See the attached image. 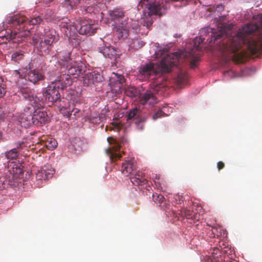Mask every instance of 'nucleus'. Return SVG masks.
<instances>
[{
    "mask_svg": "<svg viewBox=\"0 0 262 262\" xmlns=\"http://www.w3.org/2000/svg\"><path fill=\"white\" fill-rule=\"evenodd\" d=\"M262 49V29L248 24L236 35L224 38L219 45L223 55L237 63L243 62L248 53L254 55Z\"/></svg>",
    "mask_w": 262,
    "mask_h": 262,
    "instance_id": "1",
    "label": "nucleus"
},
{
    "mask_svg": "<svg viewBox=\"0 0 262 262\" xmlns=\"http://www.w3.org/2000/svg\"><path fill=\"white\" fill-rule=\"evenodd\" d=\"M167 50L166 49H160L155 52V57L156 58L162 57L161 61L159 63L149 62L141 65L138 68L139 73L148 78L152 74L167 73L171 71L172 67L177 65V62H180L181 58H187L192 56V53H186L182 52L180 53L178 52L171 54H167Z\"/></svg>",
    "mask_w": 262,
    "mask_h": 262,
    "instance_id": "2",
    "label": "nucleus"
},
{
    "mask_svg": "<svg viewBox=\"0 0 262 262\" xmlns=\"http://www.w3.org/2000/svg\"><path fill=\"white\" fill-rule=\"evenodd\" d=\"M59 27L73 47H76L79 43L76 31H78L79 33L82 35H92L96 33L97 30L96 25L88 24L86 21H82L79 25H76V26H75L68 18H63L61 19Z\"/></svg>",
    "mask_w": 262,
    "mask_h": 262,
    "instance_id": "3",
    "label": "nucleus"
},
{
    "mask_svg": "<svg viewBox=\"0 0 262 262\" xmlns=\"http://www.w3.org/2000/svg\"><path fill=\"white\" fill-rule=\"evenodd\" d=\"M41 107L26 106L20 116V122L22 126L28 127L31 125L41 126L50 121V117Z\"/></svg>",
    "mask_w": 262,
    "mask_h": 262,
    "instance_id": "4",
    "label": "nucleus"
},
{
    "mask_svg": "<svg viewBox=\"0 0 262 262\" xmlns=\"http://www.w3.org/2000/svg\"><path fill=\"white\" fill-rule=\"evenodd\" d=\"M72 84V80L68 75H58L54 80L51 81V84L43 91V96L46 101L55 102L60 98L59 90H63Z\"/></svg>",
    "mask_w": 262,
    "mask_h": 262,
    "instance_id": "5",
    "label": "nucleus"
},
{
    "mask_svg": "<svg viewBox=\"0 0 262 262\" xmlns=\"http://www.w3.org/2000/svg\"><path fill=\"white\" fill-rule=\"evenodd\" d=\"M42 36V34L38 32L34 34L31 33L29 35L32 40L31 43L40 53L42 54H49L53 44L58 40L59 36L54 30L46 31L43 36V40Z\"/></svg>",
    "mask_w": 262,
    "mask_h": 262,
    "instance_id": "6",
    "label": "nucleus"
},
{
    "mask_svg": "<svg viewBox=\"0 0 262 262\" xmlns=\"http://www.w3.org/2000/svg\"><path fill=\"white\" fill-rule=\"evenodd\" d=\"M9 19L10 17L7 19L6 28L0 31V37H5L9 41L11 40L13 43H19L27 38L31 34V32L28 30V28L26 30H19V32L13 30L12 28L13 27H15L18 30L20 28H17V26H19L18 25H10L9 23Z\"/></svg>",
    "mask_w": 262,
    "mask_h": 262,
    "instance_id": "7",
    "label": "nucleus"
},
{
    "mask_svg": "<svg viewBox=\"0 0 262 262\" xmlns=\"http://www.w3.org/2000/svg\"><path fill=\"white\" fill-rule=\"evenodd\" d=\"M63 64V67H61L60 71L58 72L59 75L66 74L69 76L72 75L76 78L85 72L86 67L81 62L73 61L72 60L68 63L64 62Z\"/></svg>",
    "mask_w": 262,
    "mask_h": 262,
    "instance_id": "8",
    "label": "nucleus"
},
{
    "mask_svg": "<svg viewBox=\"0 0 262 262\" xmlns=\"http://www.w3.org/2000/svg\"><path fill=\"white\" fill-rule=\"evenodd\" d=\"M43 19L39 16L30 17L28 18L24 15L18 14L10 17L9 23L13 25H18L19 28L21 26L25 27L26 25H37L40 24Z\"/></svg>",
    "mask_w": 262,
    "mask_h": 262,
    "instance_id": "9",
    "label": "nucleus"
},
{
    "mask_svg": "<svg viewBox=\"0 0 262 262\" xmlns=\"http://www.w3.org/2000/svg\"><path fill=\"white\" fill-rule=\"evenodd\" d=\"M138 7L147 9L150 15L156 14L159 16L163 15L167 10L166 7L161 6L154 0H140Z\"/></svg>",
    "mask_w": 262,
    "mask_h": 262,
    "instance_id": "10",
    "label": "nucleus"
},
{
    "mask_svg": "<svg viewBox=\"0 0 262 262\" xmlns=\"http://www.w3.org/2000/svg\"><path fill=\"white\" fill-rule=\"evenodd\" d=\"M5 172V180L3 182L8 183L10 185H15V183L17 182L19 176L23 174V170L18 167L16 164L11 163L8 165L7 169Z\"/></svg>",
    "mask_w": 262,
    "mask_h": 262,
    "instance_id": "11",
    "label": "nucleus"
},
{
    "mask_svg": "<svg viewBox=\"0 0 262 262\" xmlns=\"http://www.w3.org/2000/svg\"><path fill=\"white\" fill-rule=\"evenodd\" d=\"M26 86H20V93L24 99L29 102L30 107L34 106L35 108L43 107V100L37 95H33L31 91L25 88Z\"/></svg>",
    "mask_w": 262,
    "mask_h": 262,
    "instance_id": "12",
    "label": "nucleus"
},
{
    "mask_svg": "<svg viewBox=\"0 0 262 262\" xmlns=\"http://www.w3.org/2000/svg\"><path fill=\"white\" fill-rule=\"evenodd\" d=\"M70 48L64 42H60L57 49V57L58 59L62 60L63 63L72 60L70 57Z\"/></svg>",
    "mask_w": 262,
    "mask_h": 262,
    "instance_id": "13",
    "label": "nucleus"
},
{
    "mask_svg": "<svg viewBox=\"0 0 262 262\" xmlns=\"http://www.w3.org/2000/svg\"><path fill=\"white\" fill-rule=\"evenodd\" d=\"M34 62L35 60L29 64V72L27 73V77L28 81L33 84H36L38 81L43 79L45 76L38 71L34 69L33 63Z\"/></svg>",
    "mask_w": 262,
    "mask_h": 262,
    "instance_id": "14",
    "label": "nucleus"
},
{
    "mask_svg": "<svg viewBox=\"0 0 262 262\" xmlns=\"http://www.w3.org/2000/svg\"><path fill=\"white\" fill-rule=\"evenodd\" d=\"M54 169L50 165H45L38 170L36 174L37 180H46L51 178L54 173Z\"/></svg>",
    "mask_w": 262,
    "mask_h": 262,
    "instance_id": "15",
    "label": "nucleus"
},
{
    "mask_svg": "<svg viewBox=\"0 0 262 262\" xmlns=\"http://www.w3.org/2000/svg\"><path fill=\"white\" fill-rule=\"evenodd\" d=\"M139 101L140 103L142 105L146 104L153 105L157 102V99L156 96L150 91L147 90L140 93L139 95Z\"/></svg>",
    "mask_w": 262,
    "mask_h": 262,
    "instance_id": "16",
    "label": "nucleus"
},
{
    "mask_svg": "<svg viewBox=\"0 0 262 262\" xmlns=\"http://www.w3.org/2000/svg\"><path fill=\"white\" fill-rule=\"evenodd\" d=\"M136 169V164L134 159L126 160L122 164L121 172L125 176L133 173Z\"/></svg>",
    "mask_w": 262,
    "mask_h": 262,
    "instance_id": "17",
    "label": "nucleus"
},
{
    "mask_svg": "<svg viewBox=\"0 0 262 262\" xmlns=\"http://www.w3.org/2000/svg\"><path fill=\"white\" fill-rule=\"evenodd\" d=\"M12 75L15 78V82L18 86H26L27 79L26 77L27 75L21 69L14 70Z\"/></svg>",
    "mask_w": 262,
    "mask_h": 262,
    "instance_id": "18",
    "label": "nucleus"
},
{
    "mask_svg": "<svg viewBox=\"0 0 262 262\" xmlns=\"http://www.w3.org/2000/svg\"><path fill=\"white\" fill-rule=\"evenodd\" d=\"M99 51L105 57L112 58L117 55V51L108 43L99 47Z\"/></svg>",
    "mask_w": 262,
    "mask_h": 262,
    "instance_id": "19",
    "label": "nucleus"
},
{
    "mask_svg": "<svg viewBox=\"0 0 262 262\" xmlns=\"http://www.w3.org/2000/svg\"><path fill=\"white\" fill-rule=\"evenodd\" d=\"M130 179L133 184L136 186H144L147 183L145 176L139 171L136 172L134 176L131 177Z\"/></svg>",
    "mask_w": 262,
    "mask_h": 262,
    "instance_id": "20",
    "label": "nucleus"
},
{
    "mask_svg": "<svg viewBox=\"0 0 262 262\" xmlns=\"http://www.w3.org/2000/svg\"><path fill=\"white\" fill-rule=\"evenodd\" d=\"M121 146V145L117 143L116 141H115V145L112 147V148H113V150L111 148H108L106 150V152L110 155V157L112 161H116L121 157V154L118 151Z\"/></svg>",
    "mask_w": 262,
    "mask_h": 262,
    "instance_id": "21",
    "label": "nucleus"
},
{
    "mask_svg": "<svg viewBox=\"0 0 262 262\" xmlns=\"http://www.w3.org/2000/svg\"><path fill=\"white\" fill-rule=\"evenodd\" d=\"M114 77L110 79L111 84L114 89L117 88L119 91L122 88V84L124 82L125 79L123 76L114 73Z\"/></svg>",
    "mask_w": 262,
    "mask_h": 262,
    "instance_id": "22",
    "label": "nucleus"
},
{
    "mask_svg": "<svg viewBox=\"0 0 262 262\" xmlns=\"http://www.w3.org/2000/svg\"><path fill=\"white\" fill-rule=\"evenodd\" d=\"M110 19L112 20H118L124 16V12L121 8H115L108 11Z\"/></svg>",
    "mask_w": 262,
    "mask_h": 262,
    "instance_id": "23",
    "label": "nucleus"
},
{
    "mask_svg": "<svg viewBox=\"0 0 262 262\" xmlns=\"http://www.w3.org/2000/svg\"><path fill=\"white\" fill-rule=\"evenodd\" d=\"M142 117L141 111L139 108L135 107L129 110L127 115V120L128 121H133L135 122Z\"/></svg>",
    "mask_w": 262,
    "mask_h": 262,
    "instance_id": "24",
    "label": "nucleus"
},
{
    "mask_svg": "<svg viewBox=\"0 0 262 262\" xmlns=\"http://www.w3.org/2000/svg\"><path fill=\"white\" fill-rule=\"evenodd\" d=\"M211 231L214 235V237L216 236L217 238L225 237L227 235L226 230L220 226L212 227Z\"/></svg>",
    "mask_w": 262,
    "mask_h": 262,
    "instance_id": "25",
    "label": "nucleus"
},
{
    "mask_svg": "<svg viewBox=\"0 0 262 262\" xmlns=\"http://www.w3.org/2000/svg\"><path fill=\"white\" fill-rule=\"evenodd\" d=\"M152 198L154 202L162 208L166 207V201L163 195L161 194H153Z\"/></svg>",
    "mask_w": 262,
    "mask_h": 262,
    "instance_id": "26",
    "label": "nucleus"
},
{
    "mask_svg": "<svg viewBox=\"0 0 262 262\" xmlns=\"http://www.w3.org/2000/svg\"><path fill=\"white\" fill-rule=\"evenodd\" d=\"M117 32L118 34L119 37L122 38H126L129 34V31L127 28L124 26V23H121L117 28Z\"/></svg>",
    "mask_w": 262,
    "mask_h": 262,
    "instance_id": "27",
    "label": "nucleus"
},
{
    "mask_svg": "<svg viewBox=\"0 0 262 262\" xmlns=\"http://www.w3.org/2000/svg\"><path fill=\"white\" fill-rule=\"evenodd\" d=\"M209 30L211 32V35L212 38H213L214 42H215L217 39L221 38L225 35V30L224 29L220 30L217 32H213V29L212 28H208L207 29V31L209 32Z\"/></svg>",
    "mask_w": 262,
    "mask_h": 262,
    "instance_id": "28",
    "label": "nucleus"
},
{
    "mask_svg": "<svg viewBox=\"0 0 262 262\" xmlns=\"http://www.w3.org/2000/svg\"><path fill=\"white\" fill-rule=\"evenodd\" d=\"M24 58V52L22 51H18L12 54L11 60L14 62L19 63L20 61Z\"/></svg>",
    "mask_w": 262,
    "mask_h": 262,
    "instance_id": "29",
    "label": "nucleus"
},
{
    "mask_svg": "<svg viewBox=\"0 0 262 262\" xmlns=\"http://www.w3.org/2000/svg\"><path fill=\"white\" fill-rule=\"evenodd\" d=\"M17 148H13L5 152V156L8 160H15L19 155Z\"/></svg>",
    "mask_w": 262,
    "mask_h": 262,
    "instance_id": "30",
    "label": "nucleus"
},
{
    "mask_svg": "<svg viewBox=\"0 0 262 262\" xmlns=\"http://www.w3.org/2000/svg\"><path fill=\"white\" fill-rule=\"evenodd\" d=\"M91 78L94 84L96 85L97 83L102 81L103 77L99 72L97 71H93L90 73Z\"/></svg>",
    "mask_w": 262,
    "mask_h": 262,
    "instance_id": "31",
    "label": "nucleus"
},
{
    "mask_svg": "<svg viewBox=\"0 0 262 262\" xmlns=\"http://www.w3.org/2000/svg\"><path fill=\"white\" fill-rule=\"evenodd\" d=\"M45 146L49 150H53L57 147V142L55 139L49 138L45 141Z\"/></svg>",
    "mask_w": 262,
    "mask_h": 262,
    "instance_id": "32",
    "label": "nucleus"
},
{
    "mask_svg": "<svg viewBox=\"0 0 262 262\" xmlns=\"http://www.w3.org/2000/svg\"><path fill=\"white\" fill-rule=\"evenodd\" d=\"M125 94L129 97H135L139 95L138 90L135 87H129L125 91Z\"/></svg>",
    "mask_w": 262,
    "mask_h": 262,
    "instance_id": "33",
    "label": "nucleus"
},
{
    "mask_svg": "<svg viewBox=\"0 0 262 262\" xmlns=\"http://www.w3.org/2000/svg\"><path fill=\"white\" fill-rule=\"evenodd\" d=\"M145 44V42L142 41L140 39L136 38L132 40V42L130 45V48L134 50H138Z\"/></svg>",
    "mask_w": 262,
    "mask_h": 262,
    "instance_id": "34",
    "label": "nucleus"
},
{
    "mask_svg": "<svg viewBox=\"0 0 262 262\" xmlns=\"http://www.w3.org/2000/svg\"><path fill=\"white\" fill-rule=\"evenodd\" d=\"M79 109L77 108H74L72 111L69 109V110H67L66 112L64 113V116L69 119L72 118V116H74L75 118L79 116Z\"/></svg>",
    "mask_w": 262,
    "mask_h": 262,
    "instance_id": "35",
    "label": "nucleus"
},
{
    "mask_svg": "<svg viewBox=\"0 0 262 262\" xmlns=\"http://www.w3.org/2000/svg\"><path fill=\"white\" fill-rule=\"evenodd\" d=\"M146 120V117L143 116L139 119L137 120L135 122V124L136 125V127L139 130H142L144 128V122Z\"/></svg>",
    "mask_w": 262,
    "mask_h": 262,
    "instance_id": "36",
    "label": "nucleus"
},
{
    "mask_svg": "<svg viewBox=\"0 0 262 262\" xmlns=\"http://www.w3.org/2000/svg\"><path fill=\"white\" fill-rule=\"evenodd\" d=\"M90 77L91 75L90 74V73L86 74L83 77V84L84 86H89L93 85H94L92 78H91Z\"/></svg>",
    "mask_w": 262,
    "mask_h": 262,
    "instance_id": "37",
    "label": "nucleus"
},
{
    "mask_svg": "<svg viewBox=\"0 0 262 262\" xmlns=\"http://www.w3.org/2000/svg\"><path fill=\"white\" fill-rule=\"evenodd\" d=\"M178 81L180 84H184L186 83L187 80L188 76L186 73L181 72L178 74Z\"/></svg>",
    "mask_w": 262,
    "mask_h": 262,
    "instance_id": "38",
    "label": "nucleus"
},
{
    "mask_svg": "<svg viewBox=\"0 0 262 262\" xmlns=\"http://www.w3.org/2000/svg\"><path fill=\"white\" fill-rule=\"evenodd\" d=\"M184 214L187 219H195L194 213H193V211L190 209H186L184 210Z\"/></svg>",
    "mask_w": 262,
    "mask_h": 262,
    "instance_id": "39",
    "label": "nucleus"
},
{
    "mask_svg": "<svg viewBox=\"0 0 262 262\" xmlns=\"http://www.w3.org/2000/svg\"><path fill=\"white\" fill-rule=\"evenodd\" d=\"M7 91V85L5 82L0 84V98H3Z\"/></svg>",
    "mask_w": 262,
    "mask_h": 262,
    "instance_id": "40",
    "label": "nucleus"
},
{
    "mask_svg": "<svg viewBox=\"0 0 262 262\" xmlns=\"http://www.w3.org/2000/svg\"><path fill=\"white\" fill-rule=\"evenodd\" d=\"M174 199L177 204H181L184 201L183 196L179 193L176 194L174 195Z\"/></svg>",
    "mask_w": 262,
    "mask_h": 262,
    "instance_id": "41",
    "label": "nucleus"
},
{
    "mask_svg": "<svg viewBox=\"0 0 262 262\" xmlns=\"http://www.w3.org/2000/svg\"><path fill=\"white\" fill-rule=\"evenodd\" d=\"M130 24L132 26V29L135 30L136 32H137L138 27H139V24L138 22L136 20H133L130 19Z\"/></svg>",
    "mask_w": 262,
    "mask_h": 262,
    "instance_id": "42",
    "label": "nucleus"
},
{
    "mask_svg": "<svg viewBox=\"0 0 262 262\" xmlns=\"http://www.w3.org/2000/svg\"><path fill=\"white\" fill-rule=\"evenodd\" d=\"M91 122L95 124L99 123L100 122V118L98 116H91L90 118Z\"/></svg>",
    "mask_w": 262,
    "mask_h": 262,
    "instance_id": "43",
    "label": "nucleus"
},
{
    "mask_svg": "<svg viewBox=\"0 0 262 262\" xmlns=\"http://www.w3.org/2000/svg\"><path fill=\"white\" fill-rule=\"evenodd\" d=\"M25 147H26V145L25 142H19L16 143V147H15L14 148H17V151L19 153L20 150Z\"/></svg>",
    "mask_w": 262,
    "mask_h": 262,
    "instance_id": "44",
    "label": "nucleus"
},
{
    "mask_svg": "<svg viewBox=\"0 0 262 262\" xmlns=\"http://www.w3.org/2000/svg\"><path fill=\"white\" fill-rule=\"evenodd\" d=\"M5 116V108L2 105H0V121L1 120H4Z\"/></svg>",
    "mask_w": 262,
    "mask_h": 262,
    "instance_id": "45",
    "label": "nucleus"
},
{
    "mask_svg": "<svg viewBox=\"0 0 262 262\" xmlns=\"http://www.w3.org/2000/svg\"><path fill=\"white\" fill-rule=\"evenodd\" d=\"M199 61V59L197 57H194L190 62V67L191 69H194L197 67V63Z\"/></svg>",
    "mask_w": 262,
    "mask_h": 262,
    "instance_id": "46",
    "label": "nucleus"
},
{
    "mask_svg": "<svg viewBox=\"0 0 262 262\" xmlns=\"http://www.w3.org/2000/svg\"><path fill=\"white\" fill-rule=\"evenodd\" d=\"M123 23H124V27L127 28V30H128L129 32L130 31L132 30V26L130 24V19H127L126 23H125V21H124Z\"/></svg>",
    "mask_w": 262,
    "mask_h": 262,
    "instance_id": "47",
    "label": "nucleus"
},
{
    "mask_svg": "<svg viewBox=\"0 0 262 262\" xmlns=\"http://www.w3.org/2000/svg\"><path fill=\"white\" fill-rule=\"evenodd\" d=\"M163 113L162 111H161V110L158 111L156 113L154 114V115L152 116L153 119L156 120V119L160 118V117L163 116Z\"/></svg>",
    "mask_w": 262,
    "mask_h": 262,
    "instance_id": "48",
    "label": "nucleus"
},
{
    "mask_svg": "<svg viewBox=\"0 0 262 262\" xmlns=\"http://www.w3.org/2000/svg\"><path fill=\"white\" fill-rule=\"evenodd\" d=\"M113 129L115 131L119 132L121 128L120 125L118 123H113Z\"/></svg>",
    "mask_w": 262,
    "mask_h": 262,
    "instance_id": "49",
    "label": "nucleus"
},
{
    "mask_svg": "<svg viewBox=\"0 0 262 262\" xmlns=\"http://www.w3.org/2000/svg\"><path fill=\"white\" fill-rule=\"evenodd\" d=\"M224 262H238L236 260L233 259L232 258H230L228 256L225 257Z\"/></svg>",
    "mask_w": 262,
    "mask_h": 262,
    "instance_id": "50",
    "label": "nucleus"
},
{
    "mask_svg": "<svg viewBox=\"0 0 262 262\" xmlns=\"http://www.w3.org/2000/svg\"><path fill=\"white\" fill-rule=\"evenodd\" d=\"M217 166L218 169L219 170H220L221 169H223L225 167V164L223 162L220 161L217 163Z\"/></svg>",
    "mask_w": 262,
    "mask_h": 262,
    "instance_id": "51",
    "label": "nucleus"
},
{
    "mask_svg": "<svg viewBox=\"0 0 262 262\" xmlns=\"http://www.w3.org/2000/svg\"><path fill=\"white\" fill-rule=\"evenodd\" d=\"M220 253V249L218 248L214 247L213 249L212 254L217 255Z\"/></svg>",
    "mask_w": 262,
    "mask_h": 262,
    "instance_id": "52",
    "label": "nucleus"
},
{
    "mask_svg": "<svg viewBox=\"0 0 262 262\" xmlns=\"http://www.w3.org/2000/svg\"><path fill=\"white\" fill-rule=\"evenodd\" d=\"M204 40V38H203V39H202V38L200 37L199 39V41H199V43L200 44L201 43H202L203 42Z\"/></svg>",
    "mask_w": 262,
    "mask_h": 262,
    "instance_id": "53",
    "label": "nucleus"
},
{
    "mask_svg": "<svg viewBox=\"0 0 262 262\" xmlns=\"http://www.w3.org/2000/svg\"><path fill=\"white\" fill-rule=\"evenodd\" d=\"M4 82V79H3V78L1 76H0V84H2Z\"/></svg>",
    "mask_w": 262,
    "mask_h": 262,
    "instance_id": "54",
    "label": "nucleus"
},
{
    "mask_svg": "<svg viewBox=\"0 0 262 262\" xmlns=\"http://www.w3.org/2000/svg\"><path fill=\"white\" fill-rule=\"evenodd\" d=\"M91 9V8H90V7H88L87 9H86V11L88 12H90V10Z\"/></svg>",
    "mask_w": 262,
    "mask_h": 262,
    "instance_id": "55",
    "label": "nucleus"
},
{
    "mask_svg": "<svg viewBox=\"0 0 262 262\" xmlns=\"http://www.w3.org/2000/svg\"><path fill=\"white\" fill-rule=\"evenodd\" d=\"M217 7L219 8V7H221V8H223V6L222 5H218L217 6Z\"/></svg>",
    "mask_w": 262,
    "mask_h": 262,
    "instance_id": "56",
    "label": "nucleus"
},
{
    "mask_svg": "<svg viewBox=\"0 0 262 262\" xmlns=\"http://www.w3.org/2000/svg\"><path fill=\"white\" fill-rule=\"evenodd\" d=\"M156 178L159 179V177H158L157 175L156 176Z\"/></svg>",
    "mask_w": 262,
    "mask_h": 262,
    "instance_id": "57",
    "label": "nucleus"
},
{
    "mask_svg": "<svg viewBox=\"0 0 262 262\" xmlns=\"http://www.w3.org/2000/svg\"><path fill=\"white\" fill-rule=\"evenodd\" d=\"M45 1H48V0H44Z\"/></svg>",
    "mask_w": 262,
    "mask_h": 262,
    "instance_id": "58",
    "label": "nucleus"
},
{
    "mask_svg": "<svg viewBox=\"0 0 262 262\" xmlns=\"http://www.w3.org/2000/svg\"><path fill=\"white\" fill-rule=\"evenodd\" d=\"M49 1H51L52 0H49Z\"/></svg>",
    "mask_w": 262,
    "mask_h": 262,
    "instance_id": "59",
    "label": "nucleus"
}]
</instances>
